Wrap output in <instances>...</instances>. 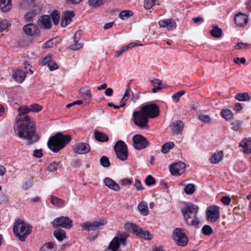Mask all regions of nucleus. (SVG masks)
<instances>
[{
  "instance_id": "nucleus-57",
  "label": "nucleus",
  "mask_w": 251,
  "mask_h": 251,
  "mask_svg": "<svg viewBox=\"0 0 251 251\" xmlns=\"http://www.w3.org/2000/svg\"><path fill=\"white\" fill-rule=\"evenodd\" d=\"M128 48L127 46H125L121 48L119 50H117L116 52L115 56L118 57L121 55H122L124 52H126L128 50Z\"/></svg>"
},
{
  "instance_id": "nucleus-7",
  "label": "nucleus",
  "mask_w": 251,
  "mask_h": 251,
  "mask_svg": "<svg viewBox=\"0 0 251 251\" xmlns=\"http://www.w3.org/2000/svg\"><path fill=\"white\" fill-rule=\"evenodd\" d=\"M125 228L135 234L136 236L146 239H151L150 233L147 230H143L141 227L133 223H127L125 225Z\"/></svg>"
},
{
  "instance_id": "nucleus-26",
  "label": "nucleus",
  "mask_w": 251,
  "mask_h": 251,
  "mask_svg": "<svg viewBox=\"0 0 251 251\" xmlns=\"http://www.w3.org/2000/svg\"><path fill=\"white\" fill-rule=\"evenodd\" d=\"M172 130L176 134H179L183 129V124L181 121H174L171 125Z\"/></svg>"
},
{
  "instance_id": "nucleus-48",
  "label": "nucleus",
  "mask_w": 251,
  "mask_h": 251,
  "mask_svg": "<svg viewBox=\"0 0 251 251\" xmlns=\"http://www.w3.org/2000/svg\"><path fill=\"white\" fill-rule=\"evenodd\" d=\"M103 0H89V4L93 7H97L103 4Z\"/></svg>"
},
{
  "instance_id": "nucleus-12",
  "label": "nucleus",
  "mask_w": 251,
  "mask_h": 251,
  "mask_svg": "<svg viewBox=\"0 0 251 251\" xmlns=\"http://www.w3.org/2000/svg\"><path fill=\"white\" fill-rule=\"evenodd\" d=\"M54 228L62 227L65 228L70 229L73 226V221L68 217L61 216L55 218L52 223Z\"/></svg>"
},
{
  "instance_id": "nucleus-38",
  "label": "nucleus",
  "mask_w": 251,
  "mask_h": 251,
  "mask_svg": "<svg viewBox=\"0 0 251 251\" xmlns=\"http://www.w3.org/2000/svg\"><path fill=\"white\" fill-rule=\"evenodd\" d=\"M79 92L81 95H83V96L86 97L87 99L88 100H90L92 98V94L90 89L87 86L80 88L79 90Z\"/></svg>"
},
{
  "instance_id": "nucleus-1",
  "label": "nucleus",
  "mask_w": 251,
  "mask_h": 251,
  "mask_svg": "<svg viewBox=\"0 0 251 251\" xmlns=\"http://www.w3.org/2000/svg\"><path fill=\"white\" fill-rule=\"evenodd\" d=\"M159 114V108L156 104H147L141 106L139 111L133 113V121L141 129H148L149 128L148 119L156 118Z\"/></svg>"
},
{
  "instance_id": "nucleus-33",
  "label": "nucleus",
  "mask_w": 251,
  "mask_h": 251,
  "mask_svg": "<svg viewBox=\"0 0 251 251\" xmlns=\"http://www.w3.org/2000/svg\"><path fill=\"white\" fill-rule=\"evenodd\" d=\"M95 138L98 141L101 142H106L109 139L108 137L105 133L99 131H95Z\"/></svg>"
},
{
  "instance_id": "nucleus-32",
  "label": "nucleus",
  "mask_w": 251,
  "mask_h": 251,
  "mask_svg": "<svg viewBox=\"0 0 251 251\" xmlns=\"http://www.w3.org/2000/svg\"><path fill=\"white\" fill-rule=\"evenodd\" d=\"M57 247L53 242H49L45 244L41 248V251H56Z\"/></svg>"
},
{
  "instance_id": "nucleus-45",
  "label": "nucleus",
  "mask_w": 251,
  "mask_h": 251,
  "mask_svg": "<svg viewBox=\"0 0 251 251\" xmlns=\"http://www.w3.org/2000/svg\"><path fill=\"white\" fill-rule=\"evenodd\" d=\"M133 15V12L130 10H123L119 14V17L122 20H126Z\"/></svg>"
},
{
  "instance_id": "nucleus-2",
  "label": "nucleus",
  "mask_w": 251,
  "mask_h": 251,
  "mask_svg": "<svg viewBox=\"0 0 251 251\" xmlns=\"http://www.w3.org/2000/svg\"><path fill=\"white\" fill-rule=\"evenodd\" d=\"M14 130L15 134L20 138L27 140V144L29 145L38 141L39 139V136L35 134V124L32 119L17 121Z\"/></svg>"
},
{
  "instance_id": "nucleus-9",
  "label": "nucleus",
  "mask_w": 251,
  "mask_h": 251,
  "mask_svg": "<svg viewBox=\"0 0 251 251\" xmlns=\"http://www.w3.org/2000/svg\"><path fill=\"white\" fill-rule=\"evenodd\" d=\"M114 151L116 152L117 157L122 161H125L127 158L128 150L125 143L119 140L114 146Z\"/></svg>"
},
{
  "instance_id": "nucleus-17",
  "label": "nucleus",
  "mask_w": 251,
  "mask_h": 251,
  "mask_svg": "<svg viewBox=\"0 0 251 251\" xmlns=\"http://www.w3.org/2000/svg\"><path fill=\"white\" fill-rule=\"evenodd\" d=\"M23 30L26 34L31 36L37 35L40 32L38 26L32 24L25 25L23 27Z\"/></svg>"
},
{
  "instance_id": "nucleus-62",
  "label": "nucleus",
  "mask_w": 251,
  "mask_h": 251,
  "mask_svg": "<svg viewBox=\"0 0 251 251\" xmlns=\"http://www.w3.org/2000/svg\"><path fill=\"white\" fill-rule=\"evenodd\" d=\"M221 201L225 205H227L230 203L231 199L228 196H224L221 199Z\"/></svg>"
},
{
  "instance_id": "nucleus-14",
  "label": "nucleus",
  "mask_w": 251,
  "mask_h": 251,
  "mask_svg": "<svg viewBox=\"0 0 251 251\" xmlns=\"http://www.w3.org/2000/svg\"><path fill=\"white\" fill-rule=\"evenodd\" d=\"M133 146L138 150H141L147 148L149 143L147 139L141 134L134 135L132 137Z\"/></svg>"
},
{
  "instance_id": "nucleus-59",
  "label": "nucleus",
  "mask_w": 251,
  "mask_h": 251,
  "mask_svg": "<svg viewBox=\"0 0 251 251\" xmlns=\"http://www.w3.org/2000/svg\"><path fill=\"white\" fill-rule=\"evenodd\" d=\"M242 123L239 121H236L232 123V129L235 131H237L240 128L241 126Z\"/></svg>"
},
{
  "instance_id": "nucleus-60",
  "label": "nucleus",
  "mask_w": 251,
  "mask_h": 251,
  "mask_svg": "<svg viewBox=\"0 0 251 251\" xmlns=\"http://www.w3.org/2000/svg\"><path fill=\"white\" fill-rule=\"evenodd\" d=\"M42 151V149L35 150L33 151V156L36 158H41L43 156Z\"/></svg>"
},
{
  "instance_id": "nucleus-55",
  "label": "nucleus",
  "mask_w": 251,
  "mask_h": 251,
  "mask_svg": "<svg viewBox=\"0 0 251 251\" xmlns=\"http://www.w3.org/2000/svg\"><path fill=\"white\" fill-rule=\"evenodd\" d=\"M129 85L130 83H128L127 85V88L126 89V91L125 92L124 96L122 98L123 101H126L130 97V88Z\"/></svg>"
},
{
  "instance_id": "nucleus-43",
  "label": "nucleus",
  "mask_w": 251,
  "mask_h": 251,
  "mask_svg": "<svg viewBox=\"0 0 251 251\" xmlns=\"http://www.w3.org/2000/svg\"><path fill=\"white\" fill-rule=\"evenodd\" d=\"M195 191V187L193 184H188L184 188V191L187 195L192 194Z\"/></svg>"
},
{
  "instance_id": "nucleus-39",
  "label": "nucleus",
  "mask_w": 251,
  "mask_h": 251,
  "mask_svg": "<svg viewBox=\"0 0 251 251\" xmlns=\"http://www.w3.org/2000/svg\"><path fill=\"white\" fill-rule=\"evenodd\" d=\"M221 114L222 115V117L226 121H229L231 120L233 117V115L231 111L227 109H223L221 111Z\"/></svg>"
},
{
  "instance_id": "nucleus-54",
  "label": "nucleus",
  "mask_w": 251,
  "mask_h": 251,
  "mask_svg": "<svg viewBox=\"0 0 251 251\" xmlns=\"http://www.w3.org/2000/svg\"><path fill=\"white\" fill-rule=\"evenodd\" d=\"M29 109L30 111L34 112H37L41 110L42 106L37 104H33L30 105Z\"/></svg>"
},
{
  "instance_id": "nucleus-11",
  "label": "nucleus",
  "mask_w": 251,
  "mask_h": 251,
  "mask_svg": "<svg viewBox=\"0 0 251 251\" xmlns=\"http://www.w3.org/2000/svg\"><path fill=\"white\" fill-rule=\"evenodd\" d=\"M173 239L176 245L179 246H185L188 243V238L183 230L180 228H176L173 232Z\"/></svg>"
},
{
  "instance_id": "nucleus-20",
  "label": "nucleus",
  "mask_w": 251,
  "mask_h": 251,
  "mask_svg": "<svg viewBox=\"0 0 251 251\" xmlns=\"http://www.w3.org/2000/svg\"><path fill=\"white\" fill-rule=\"evenodd\" d=\"M235 23L238 26H243L248 22L249 19L247 15L239 13L234 17Z\"/></svg>"
},
{
  "instance_id": "nucleus-15",
  "label": "nucleus",
  "mask_w": 251,
  "mask_h": 251,
  "mask_svg": "<svg viewBox=\"0 0 251 251\" xmlns=\"http://www.w3.org/2000/svg\"><path fill=\"white\" fill-rule=\"evenodd\" d=\"M107 223V221L105 219H99L93 222H86L82 225V227L83 230L87 231L96 230L99 229L100 226L106 225Z\"/></svg>"
},
{
  "instance_id": "nucleus-21",
  "label": "nucleus",
  "mask_w": 251,
  "mask_h": 251,
  "mask_svg": "<svg viewBox=\"0 0 251 251\" xmlns=\"http://www.w3.org/2000/svg\"><path fill=\"white\" fill-rule=\"evenodd\" d=\"M75 16V14L73 11H68L64 12L62 17L61 25L64 27L69 25L72 20V18Z\"/></svg>"
},
{
  "instance_id": "nucleus-61",
  "label": "nucleus",
  "mask_w": 251,
  "mask_h": 251,
  "mask_svg": "<svg viewBox=\"0 0 251 251\" xmlns=\"http://www.w3.org/2000/svg\"><path fill=\"white\" fill-rule=\"evenodd\" d=\"M52 55L49 54L47 56L44 58L42 61V63H55V61L52 60Z\"/></svg>"
},
{
  "instance_id": "nucleus-40",
  "label": "nucleus",
  "mask_w": 251,
  "mask_h": 251,
  "mask_svg": "<svg viewBox=\"0 0 251 251\" xmlns=\"http://www.w3.org/2000/svg\"><path fill=\"white\" fill-rule=\"evenodd\" d=\"M174 147L175 144L173 142H167L163 145L161 151L163 153H166L170 149L174 148Z\"/></svg>"
},
{
  "instance_id": "nucleus-27",
  "label": "nucleus",
  "mask_w": 251,
  "mask_h": 251,
  "mask_svg": "<svg viewBox=\"0 0 251 251\" xmlns=\"http://www.w3.org/2000/svg\"><path fill=\"white\" fill-rule=\"evenodd\" d=\"M39 22L42 26L46 29H49L51 26V22L50 16L43 15L39 20Z\"/></svg>"
},
{
  "instance_id": "nucleus-28",
  "label": "nucleus",
  "mask_w": 251,
  "mask_h": 251,
  "mask_svg": "<svg viewBox=\"0 0 251 251\" xmlns=\"http://www.w3.org/2000/svg\"><path fill=\"white\" fill-rule=\"evenodd\" d=\"M150 81L153 87L152 89V92L153 93H156L163 88V87L161 86V80L157 78H154L153 79L150 80Z\"/></svg>"
},
{
  "instance_id": "nucleus-13",
  "label": "nucleus",
  "mask_w": 251,
  "mask_h": 251,
  "mask_svg": "<svg viewBox=\"0 0 251 251\" xmlns=\"http://www.w3.org/2000/svg\"><path fill=\"white\" fill-rule=\"evenodd\" d=\"M219 207L216 205H211L207 207L206 211V217L208 221L212 223L216 222L220 218Z\"/></svg>"
},
{
  "instance_id": "nucleus-41",
  "label": "nucleus",
  "mask_w": 251,
  "mask_h": 251,
  "mask_svg": "<svg viewBox=\"0 0 251 251\" xmlns=\"http://www.w3.org/2000/svg\"><path fill=\"white\" fill-rule=\"evenodd\" d=\"M51 203L54 205L61 206L63 205L64 201L61 199L52 196L50 200Z\"/></svg>"
},
{
  "instance_id": "nucleus-56",
  "label": "nucleus",
  "mask_w": 251,
  "mask_h": 251,
  "mask_svg": "<svg viewBox=\"0 0 251 251\" xmlns=\"http://www.w3.org/2000/svg\"><path fill=\"white\" fill-rule=\"evenodd\" d=\"M82 46V44L78 43V41H76L73 45L70 46V49L73 50H76L81 49Z\"/></svg>"
},
{
  "instance_id": "nucleus-25",
  "label": "nucleus",
  "mask_w": 251,
  "mask_h": 251,
  "mask_svg": "<svg viewBox=\"0 0 251 251\" xmlns=\"http://www.w3.org/2000/svg\"><path fill=\"white\" fill-rule=\"evenodd\" d=\"M240 146L243 148L245 153H251V138H244L240 143Z\"/></svg>"
},
{
  "instance_id": "nucleus-35",
  "label": "nucleus",
  "mask_w": 251,
  "mask_h": 251,
  "mask_svg": "<svg viewBox=\"0 0 251 251\" xmlns=\"http://www.w3.org/2000/svg\"><path fill=\"white\" fill-rule=\"evenodd\" d=\"M138 208L142 215L147 216L148 215V207L146 202L142 201L140 202L138 206Z\"/></svg>"
},
{
  "instance_id": "nucleus-19",
  "label": "nucleus",
  "mask_w": 251,
  "mask_h": 251,
  "mask_svg": "<svg viewBox=\"0 0 251 251\" xmlns=\"http://www.w3.org/2000/svg\"><path fill=\"white\" fill-rule=\"evenodd\" d=\"M158 24L160 27L166 28L168 30H174L176 27L175 21L170 19L160 20Z\"/></svg>"
},
{
  "instance_id": "nucleus-8",
  "label": "nucleus",
  "mask_w": 251,
  "mask_h": 251,
  "mask_svg": "<svg viewBox=\"0 0 251 251\" xmlns=\"http://www.w3.org/2000/svg\"><path fill=\"white\" fill-rule=\"evenodd\" d=\"M125 228L135 234L136 236L146 239H151L150 233L147 230H143L141 227L133 223H127L125 225Z\"/></svg>"
},
{
  "instance_id": "nucleus-24",
  "label": "nucleus",
  "mask_w": 251,
  "mask_h": 251,
  "mask_svg": "<svg viewBox=\"0 0 251 251\" xmlns=\"http://www.w3.org/2000/svg\"><path fill=\"white\" fill-rule=\"evenodd\" d=\"M25 76V73L21 70H16L13 72V78L19 83L23 82Z\"/></svg>"
},
{
  "instance_id": "nucleus-34",
  "label": "nucleus",
  "mask_w": 251,
  "mask_h": 251,
  "mask_svg": "<svg viewBox=\"0 0 251 251\" xmlns=\"http://www.w3.org/2000/svg\"><path fill=\"white\" fill-rule=\"evenodd\" d=\"M53 234L56 238L60 241H62L66 237L65 231L62 229L55 230Z\"/></svg>"
},
{
  "instance_id": "nucleus-6",
  "label": "nucleus",
  "mask_w": 251,
  "mask_h": 251,
  "mask_svg": "<svg viewBox=\"0 0 251 251\" xmlns=\"http://www.w3.org/2000/svg\"><path fill=\"white\" fill-rule=\"evenodd\" d=\"M128 234L125 232H118L117 235L112 239L109 245L111 251H120L118 250L121 245H125Z\"/></svg>"
},
{
  "instance_id": "nucleus-37",
  "label": "nucleus",
  "mask_w": 251,
  "mask_h": 251,
  "mask_svg": "<svg viewBox=\"0 0 251 251\" xmlns=\"http://www.w3.org/2000/svg\"><path fill=\"white\" fill-rule=\"evenodd\" d=\"M235 98L237 100L241 101H249L251 100V98L247 93H238Z\"/></svg>"
},
{
  "instance_id": "nucleus-31",
  "label": "nucleus",
  "mask_w": 251,
  "mask_h": 251,
  "mask_svg": "<svg viewBox=\"0 0 251 251\" xmlns=\"http://www.w3.org/2000/svg\"><path fill=\"white\" fill-rule=\"evenodd\" d=\"M213 29L210 30L211 35L215 38H220L222 35V30L218 27L217 25H212Z\"/></svg>"
},
{
  "instance_id": "nucleus-18",
  "label": "nucleus",
  "mask_w": 251,
  "mask_h": 251,
  "mask_svg": "<svg viewBox=\"0 0 251 251\" xmlns=\"http://www.w3.org/2000/svg\"><path fill=\"white\" fill-rule=\"evenodd\" d=\"M30 112L29 107L27 106H22L19 108V114L16 117V121L27 120V119H31L27 114Z\"/></svg>"
},
{
  "instance_id": "nucleus-29",
  "label": "nucleus",
  "mask_w": 251,
  "mask_h": 251,
  "mask_svg": "<svg viewBox=\"0 0 251 251\" xmlns=\"http://www.w3.org/2000/svg\"><path fill=\"white\" fill-rule=\"evenodd\" d=\"M223 157L222 151H219L213 153L210 158V162L212 164H216L222 160Z\"/></svg>"
},
{
  "instance_id": "nucleus-50",
  "label": "nucleus",
  "mask_w": 251,
  "mask_h": 251,
  "mask_svg": "<svg viewBox=\"0 0 251 251\" xmlns=\"http://www.w3.org/2000/svg\"><path fill=\"white\" fill-rule=\"evenodd\" d=\"M100 163L104 167H108L110 166L109 159L105 156H102L100 158Z\"/></svg>"
},
{
  "instance_id": "nucleus-16",
  "label": "nucleus",
  "mask_w": 251,
  "mask_h": 251,
  "mask_svg": "<svg viewBox=\"0 0 251 251\" xmlns=\"http://www.w3.org/2000/svg\"><path fill=\"white\" fill-rule=\"evenodd\" d=\"M185 164L182 162H178L172 164L170 166L169 169L171 174L175 176H178L185 171Z\"/></svg>"
},
{
  "instance_id": "nucleus-44",
  "label": "nucleus",
  "mask_w": 251,
  "mask_h": 251,
  "mask_svg": "<svg viewBox=\"0 0 251 251\" xmlns=\"http://www.w3.org/2000/svg\"><path fill=\"white\" fill-rule=\"evenodd\" d=\"M57 43H58V42H57V39L52 38V39L49 40L48 41L46 42L44 44L43 48L44 49L52 48L53 46H55L57 44Z\"/></svg>"
},
{
  "instance_id": "nucleus-10",
  "label": "nucleus",
  "mask_w": 251,
  "mask_h": 251,
  "mask_svg": "<svg viewBox=\"0 0 251 251\" xmlns=\"http://www.w3.org/2000/svg\"><path fill=\"white\" fill-rule=\"evenodd\" d=\"M20 8L23 10L34 9L35 11H40L42 4L38 0H22L20 3Z\"/></svg>"
},
{
  "instance_id": "nucleus-5",
  "label": "nucleus",
  "mask_w": 251,
  "mask_h": 251,
  "mask_svg": "<svg viewBox=\"0 0 251 251\" xmlns=\"http://www.w3.org/2000/svg\"><path fill=\"white\" fill-rule=\"evenodd\" d=\"M32 229V226L21 220H17L14 223V234L22 242L25 241L27 236L31 233Z\"/></svg>"
},
{
  "instance_id": "nucleus-58",
  "label": "nucleus",
  "mask_w": 251,
  "mask_h": 251,
  "mask_svg": "<svg viewBox=\"0 0 251 251\" xmlns=\"http://www.w3.org/2000/svg\"><path fill=\"white\" fill-rule=\"evenodd\" d=\"M8 27V21L4 20L0 22V32H2Z\"/></svg>"
},
{
  "instance_id": "nucleus-63",
  "label": "nucleus",
  "mask_w": 251,
  "mask_h": 251,
  "mask_svg": "<svg viewBox=\"0 0 251 251\" xmlns=\"http://www.w3.org/2000/svg\"><path fill=\"white\" fill-rule=\"evenodd\" d=\"M120 183L122 185H130L131 184V180L128 178H124L120 180Z\"/></svg>"
},
{
  "instance_id": "nucleus-53",
  "label": "nucleus",
  "mask_w": 251,
  "mask_h": 251,
  "mask_svg": "<svg viewBox=\"0 0 251 251\" xmlns=\"http://www.w3.org/2000/svg\"><path fill=\"white\" fill-rule=\"evenodd\" d=\"M156 0H144V7L147 9L151 8L155 3Z\"/></svg>"
},
{
  "instance_id": "nucleus-51",
  "label": "nucleus",
  "mask_w": 251,
  "mask_h": 251,
  "mask_svg": "<svg viewBox=\"0 0 251 251\" xmlns=\"http://www.w3.org/2000/svg\"><path fill=\"white\" fill-rule=\"evenodd\" d=\"M185 93V92L184 90H181L179 92L176 93V94L172 96V97L173 100L175 102H177L179 101L180 97L184 95Z\"/></svg>"
},
{
  "instance_id": "nucleus-4",
  "label": "nucleus",
  "mask_w": 251,
  "mask_h": 251,
  "mask_svg": "<svg viewBox=\"0 0 251 251\" xmlns=\"http://www.w3.org/2000/svg\"><path fill=\"white\" fill-rule=\"evenodd\" d=\"M71 140L69 135H63L57 132L54 136L50 138L48 142V146L53 152H57Z\"/></svg>"
},
{
  "instance_id": "nucleus-23",
  "label": "nucleus",
  "mask_w": 251,
  "mask_h": 251,
  "mask_svg": "<svg viewBox=\"0 0 251 251\" xmlns=\"http://www.w3.org/2000/svg\"><path fill=\"white\" fill-rule=\"evenodd\" d=\"M105 185L110 189L115 191H119L120 187L118 183L115 182L111 178L106 177L104 179Z\"/></svg>"
},
{
  "instance_id": "nucleus-49",
  "label": "nucleus",
  "mask_w": 251,
  "mask_h": 251,
  "mask_svg": "<svg viewBox=\"0 0 251 251\" xmlns=\"http://www.w3.org/2000/svg\"><path fill=\"white\" fill-rule=\"evenodd\" d=\"M198 119L204 123H209L211 121L209 116L203 114L199 115Z\"/></svg>"
},
{
  "instance_id": "nucleus-22",
  "label": "nucleus",
  "mask_w": 251,
  "mask_h": 251,
  "mask_svg": "<svg viewBox=\"0 0 251 251\" xmlns=\"http://www.w3.org/2000/svg\"><path fill=\"white\" fill-rule=\"evenodd\" d=\"M90 151V146L86 143L82 142L78 143L75 149V151L78 154H85L89 152Z\"/></svg>"
},
{
  "instance_id": "nucleus-64",
  "label": "nucleus",
  "mask_w": 251,
  "mask_h": 251,
  "mask_svg": "<svg viewBox=\"0 0 251 251\" xmlns=\"http://www.w3.org/2000/svg\"><path fill=\"white\" fill-rule=\"evenodd\" d=\"M134 186L136 187V189L138 191L144 189V188L142 187L140 180H139L138 179L135 180V182L134 183Z\"/></svg>"
},
{
  "instance_id": "nucleus-36",
  "label": "nucleus",
  "mask_w": 251,
  "mask_h": 251,
  "mask_svg": "<svg viewBox=\"0 0 251 251\" xmlns=\"http://www.w3.org/2000/svg\"><path fill=\"white\" fill-rule=\"evenodd\" d=\"M40 11H34V9H31V11L27 12L25 15V20L27 22H31L33 20V18L35 16V15Z\"/></svg>"
},
{
  "instance_id": "nucleus-46",
  "label": "nucleus",
  "mask_w": 251,
  "mask_h": 251,
  "mask_svg": "<svg viewBox=\"0 0 251 251\" xmlns=\"http://www.w3.org/2000/svg\"><path fill=\"white\" fill-rule=\"evenodd\" d=\"M202 233L205 235H210L213 233V229L210 226L205 225L201 228Z\"/></svg>"
},
{
  "instance_id": "nucleus-47",
  "label": "nucleus",
  "mask_w": 251,
  "mask_h": 251,
  "mask_svg": "<svg viewBox=\"0 0 251 251\" xmlns=\"http://www.w3.org/2000/svg\"><path fill=\"white\" fill-rule=\"evenodd\" d=\"M51 17L54 25H57L59 23L60 18V15L58 11L57 10H54L52 12Z\"/></svg>"
},
{
  "instance_id": "nucleus-3",
  "label": "nucleus",
  "mask_w": 251,
  "mask_h": 251,
  "mask_svg": "<svg viewBox=\"0 0 251 251\" xmlns=\"http://www.w3.org/2000/svg\"><path fill=\"white\" fill-rule=\"evenodd\" d=\"M198 210L199 207L197 205L187 203H185V206L181 210L186 224L196 228H199L201 225L198 217Z\"/></svg>"
},
{
  "instance_id": "nucleus-52",
  "label": "nucleus",
  "mask_w": 251,
  "mask_h": 251,
  "mask_svg": "<svg viewBox=\"0 0 251 251\" xmlns=\"http://www.w3.org/2000/svg\"><path fill=\"white\" fill-rule=\"evenodd\" d=\"M145 182L147 185L150 186L155 184V180L151 176L149 175L146 178Z\"/></svg>"
},
{
  "instance_id": "nucleus-42",
  "label": "nucleus",
  "mask_w": 251,
  "mask_h": 251,
  "mask_svg": "<svg viewBox=\"0 0 251 251\" xmlns=\"http://www.w3.org/2000/svg\"><path fill=\"white\" fill-rule=\"evenodd\" d=\"M61 164V162L53 161L48 166V170L50 172H54L60 167Z\"/></svg>"
},
{
  "instance_id": "nucleus-30",
  "label": "nucleus",
  "mask_w": 251,
  "mask_h": 251,
  "mask_svg": "<svg viewBox=\"0 0 251 251\" xmlns=\"http://www.w3.org/2000/svg\"><path fill=\"white\" fill-rule=\"evenodd\" d=\"M11 7V0H0V7L3 12L9 11Z\"/></svg>"
}]
</instances>
